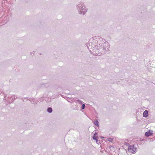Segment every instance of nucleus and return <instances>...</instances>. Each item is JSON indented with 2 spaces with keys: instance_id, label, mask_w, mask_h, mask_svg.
Here are the masks:
<instances>
[{
  "instance_id": "obj_1",
  "label": "nucleus",
  "mask_w": 155,
  "mask_h": 155,
  "mask_svg": "<svg viewBox=\"0 0 155 155\" xmlns=\"http://www.w3.org/2000/svg\"><path fill=\"white\" fill-rule=\"evenodd\" d=\"M90 52L96 55L104 54L109 50L108 43L100 37L91 38L87 44Z\"/></svg>"
},
{
  "instance_id": "obj_2",
  "label": "nucleus",
  "mask_w": 155,
  "mask_h": 155,
  "mask_svg": "<svg viewBox=\"0 0 155 155\" xmlns=\"http://www.w3.org/2000/svg\"><path fill=\"white\" fill-rule=\"evenodd\" d=\"M77 7L78 12L80 15H85L88 9L85 5L79 4L77 5Z\"/></svg>"
},
{
  "instance_id": "obj_3",
  "label": "nucleus",
  "mask_w": 155,
  "mask_h": 155,
  "mask_svg": "<svg viewBox=\"0 0 155 155\" xmlns=\"http://www.w3.org/2000/svg\"><path fill=\"white\" fill-rule=\"evenodd\" d=\"M137 151V148L135 147L134 145H131L129 146L128 147V152L129 153H133Z\"/></svg>"
},
{
  "instance_id": "obj_4",
  "label": "nucleus",
  "mask_w": 155,
  "mask_h": 155,
  "mask_svg": "<svg viewBox=\"0 0 155 155\" xmlns=\"http://www.w3.org/2000/svg\"><path fill=\"white\" fill-rule=\"evenodd\" d=\"M152 134V131H151L149 130L148 131L146 132L145 133V135L146 137H149L151 136Z\"/></svg>"
},
{
  "instance_id": "obj_5",
  "label": "nucleus",
  "mask_w": 155,
  "mask_h": 155,
  "mask_svg": "<svg viewBox=\"0 0 155 155\" xmlns=\"http://www.w3.org/2000/svg\"><path fill=\"white\" fill-rule=\"evenodd\" d=\"M143 117H147L148 115V112L147 110L144 111L143 114Z\"/></svg>"
},
{
  "instance_id": "obj_6",
  "label": "nucleus",
  "mask_w": 155,
  "mask_h": 155,
  "mask_svg": "<svg viewBox=\"0 0 155 155\" xmlns=\"http://www.w3.org/2000/svg\"><path fill=\"white\" fill-rule=\"evenodd\" d=\"M97 133H95L94 134V135L93 137V138L94 140H95L97 141Z\"/></svg>"
},
{
  "instance_id": "obj_7",
  "label": "nucleus",
  "mask_w": 155,
  "mask_h": 155,
  "mask_svg": "<svg viewBox=\"0 0 155 155\" xmlns=\"http://www.w3.org/2000/svg\"><path fill=\"white\" fill-rule=\"evenodd\" d=\"M35 100V99H30V101L32 104L36 103L37 102Z\"/></svg>"
},
{
  "instance_id": "obj_8",
  "label": "nucleus",
  "mask_w": 155,
  "mask_h": 155,
  "mask_svg": "<svg viewBox=\"0 0 155 155\" xmlns=\"http://www.w3.org/2000/svg\"><path fill=\"white\" fill-rule=\"evenodd\" d=\"M94 124L97 126H99V122L97 120H94Z\"/></svg>"
},
{
  "instance_id": "obj_9",
  "label": "nucleus",
  "mask_w": 155,
  "mask_h": 155,
  "mask_svg": "<svg viewBox=\"0 0 155 155\" xmlns=\"http://www.w3.org/2000/svg\"><path fill=\"white\" fill-rule=\"evenodd\" d=\"M47 111L49 113H51L52 111V108L51 107L48 108L47 109Z\"/></svg>"
},
{
  "instance_id": "obj_10",
  "label": "nucleus",
  "mask_w": 155,
  "mask_h": 155,
  "mask_svg": "<svg viewBox=\"0 0 155 155\" xmlns=\"http://www.w3.org/2000/svg\"><path fill=\"white\" fill-rule=\"evenodd\" d=\"M85 105L84 104H83L82 105V108L83 109L85 108Z\"/></svg>"
},
{
  "instance_id": "obj_11",
  "label": "nucleus",
  "mask_w": 155,
  "mask_h": 155,
  "mask_svg": "<svg viewBox=\"0 0 155 155\" xmlns=\"http://www.w3.org/2000/svg\"><path fill=\"white\" fill-rule=\"evenodd\" d=\"M112 139L111 138H108V140L110 141H112Z\"/></svg>"
},
{
  "instance_id": "obj_12",
  "label": "nucleus",
  "mask_w": 155,
  "mask_h": 155,
  "mask_svg": "<svg viewBox=\"0 0 155 155\" xmlns=\"http://www.w3.org/2000/svg\"><path fill=\"white\" fill-rule=\"evenodd\" d=\"M15 95H13L12 96V97H13L12 99H16L15 98Z\"/></svg>"
},
{
  "instance_id": "obj_13",
  "label": "nucleus",
  "mask_w": 155,
  "mask_h": 155,
  "mask_svg": "<svg viewBox=\"0 0 155 155\" xmlns=\"http://www.w3.org/2000/svg\"><path fill=\"white\" fill-rule=\"evenodd\" d=\"M110 148H113V147H110Z\"/></svg>"
}]
</instances>
